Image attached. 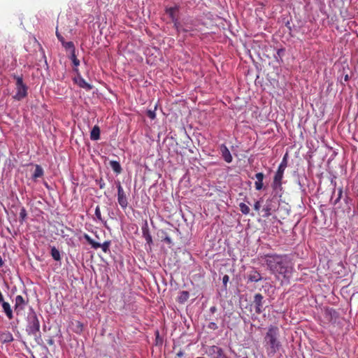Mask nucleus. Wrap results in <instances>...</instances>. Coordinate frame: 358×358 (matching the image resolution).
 Listing matches in <instances>:
<instances>
[{"label": "nucleus", "instance_id": "obj_1", "mask_svg": "<svg viewBox=\"0 0 358 358\" xmlns=\"http://www.w3.org/2000/svg\"><path fill=\"white\" fill-rule=\"evenodd\" d=\"M265 263L269 270L278 279L282 278V283L288 282L293 271L292 263L285 256L267 255L264 257Z\"/></svg>", "mask_w": 358, "mask_h": 358}, {"label": "nucleus", "instance_id": "obj_2", "mask_svg": "<svg viewBox=\"0 0 358 358\" xmlns=\"http://www.w3.org/2000/svg\"><path fill=\"white\" fill-rule=\"evenodd\" d=\"M278 338L279 329L277 327H269L264 338L268 355H274L280 349L281 345Z\"/></svg>", "mask_w": 358, "mask_h": 358}, {"label": "nucleus", "instance_id": "obj_3", "mask_svg": "<svg viewBox=\"0 0 358 358\" xmlns=\"http://www.w3.org/2000/svg\"><path fill=\"white\" fill-rule=\"evenodd\" d=\"M27 322L26 331L28 334L36 336L40 330V322L36 313L32 309L27 314Z\"/></svg>", "mask_w": 358, "mask_h": 358}, {"label": "nucleus", "instance_id": "obj_4", "mask_svg": "<svg viewBox=\"0 0 358 358\" xmlns=\"http://www.w3.org/2000/svg\"><path fill=\"white\" fill-rule=\"evenodd\" d=\"M16 80V94L14 96V98L17 100H21L24 98L27 94V87L24 84L22 78L20 76H14Z\"/></svg>", "mask_w": 358, "mask_h": 358}, {"label": "nucleus", "instance_id": "obj_5", "mask_svg": "<svg viewBox=\"0 0 358 358\" xmlns=\"http://www.w3.org/2000/svg\"><path fill=\"white\" fill-rule=\"evenodd\" d=\"M286 166H287V162H286V159L284 158L282 162L279 165L278 171L274 176V180H273V188L274 189H276L277 187L280 186L281 180L282 179L283 173H284Z\"/></svg>", "mask_w": 358, "mask_h": 358}, {"label": "nucleus", "instance_id": "obj_6", "mask_svg": "<svg viewBox=\"0 0 358 358\" xmlns=\"http://www.w3.org/2000/svg\"><path fill=\"white\" fill-rule=\"evenodd\" d=\"M206 353L211 358H221L224 355L222 350L215 345H212L208 348Z\"/></svg>", "mask_w": 358, "mask_h": 358}, {"label": "nucleus", "instance_id": "obj_7", "mask_svg": "<svg viewBox=\"0 0 358 358\" xmlns=\"http://www.w3.org/2000/svg\"><path fill=\"white\" fill-rule=\"evenodd\" d=\"M117 200L122 208H126L127 206V199L124 190L120 184L117 185Z\"/></svg>", "mask_w": 358, "mask_h": 358}, {"label": "nucleus", "instance_id": "obj_8", "mask_svg": "<svg viewBox=\"0 0 358 358\" xmlns=\"http://www.w3.org/2000/svg\"><path fill=\"white\" fill-rule=\"evenodd\" d=\"M220 152L222 157L226 162L231 163L232 162V156L229 149L224 145L220 146Z\"/></svg>", "mask_w": 358, "mask_h": 358}, {"label": "nucleus", "instance_id": "obj_9", "mask_svg": "<svg viewBox=\"0 0 358 358\" xmlns=\"http://www.w3.org/2000/svg\"><path fill=\"white\" fill-rule=\"evenodd\" d=\"M263 296L260 294L255 295L254 302L256 305V312L259 313L262 312Z\"/></svg>", "mask_w": 358, "mask_h": 358}, {"label": "nucleus", "instance_id": "obj_10", "mask_svg": "<svg viewBox=\"0 0 358 358\" xmlns=\"http://www.w3.org/2000/svg\"><path fill=\"white\" fill-rule=\"evenodd\" d=\"M24 300L20 295H17L15 297V310L18 312L24 308Z\"/></svg>", "mask_w": 358, "mask_h": 358}, {"label": "nucleus", "instance_id": "obj_11", "mask_svg": "<svg viewBox=\"0 0 358 358\" xmlns=\"http://www.w3.org/2000/svg\"><path fill=\"white\" fill-rule=\"evenodd\" d=\"M264 174L262 173H257L255 175L256 182L255 183V189L257 190H260L263 187V180H264Z\"/></svg>", "mask_w": 358, "mask_h": 358}, {"label": "nucleus", "instance_id": "obj_12", "mask_svg": "<svg viewBox=\"0 0 358 358\" xmlns=\"http://www.w3.org/2000/svg\"><path fill=\"white\" fill-rule=\"evenodd\" d=\"M177 11V8L176 7H171L166 9V13L169 15V17L171 18V20L175 22V26L178 31H180L179 27L176 22V13Z\"/></svg>", "mask_w": 358, "mask_h": 358}, {"label": "nucleus", "instance_id": "obj_13", "mask_svg": "<svg viewBox=\"0 0 358 358\" xmlns=\"http://www.w3.org/2000/svg\"><path fill=\"white\" fill-rule=\"evenodd\" d=\"M2 305L3 310L6 313V316L8 319L13 318V311L11 310L10 306L8 302H6L3 300V302H1Z\"/></svg>", "mask_w": 358, "mask_h": 358}, {"label": "nucleus", "instance_id": "obj_14", "mask_svg": "<svg viewBox=\"0 0 358 358\" xmlns=\"http://www.w3.org/2000/svg\"><path fill=\"white\" fill-rule=\"evenodd\" d=\"M248 280L250 282H258L262 280V276L257 271H252L248 275Z\"/></svg>", "mask_w": 358, "mask_h": 358}, {"label": "nucleus", "instance_id": "obj_15", "mask_svg": "<svg viewBox=\"0 0 358 358\" xmlns=\"http://www.w3.org/2000/svg\"><path fill=\"white\" fill-rule=\"evenodd\" d=\"M0 339L3 343H10L13 340V337L10 332L6 331L0 334Z\"/></svg>", "mask_w": 358, "mask_h": 358}, {"label": "nucleus", "instance_id": "obj_16", "mask_svg": "<svg viewBox=\"0 0 358 358\" xmlns=\"http://www.w3.org/2000/svg\"><path fill=\"white\" fill-rule=\"evenodd\" d=\"M100 137V129L98 126H94L90 133V138L93 141L99 139Z\"/></svg>", "mask_w": 358, "mask_h": 358}, {"label": "nucleus", "instance_id": "obj_17", "mask_svg": "<svg viewBox=\"0 0 358 358\" xmlns=\"http://www.w3.org/2000/svg\"><path fill=\"white\" fill-rule=\"evenodd\" d=\"M76 83H78V85L80 87H83L84 89H86V90H91L92 89V86L88 84L83 78L81 77H78L76 80Z\"/></svg>", "mask_w": 358, "mask_h": 358}, {"label": "nucleus", "instance_id": "obj_18", "mask_svg": "<svg viewBox=\"0 0 358 358\" xmlns=\"http://www.w3.org/2000/svg\"><path fill=\"white\" fill-rule=\"evenodd\" d=\"M85 239L92 245V247L94 249H98L101 247V244L95 242L88 234L84 235Z\"/></svg>", "mask_w": 358, "mask_h": 358}, {"label": "nucleus", "instance_id": "obj_19", "mask_svg": "<svg viewBox=\"0 0 358 358\" xmlns=\"http://www.w3.org/2000/svg\"><path fill=\"white\" fill-rule=\"evenodd\" d=\"M110 166L111 169L117 173H120L122 171L120 164L117 161H110Z\"/></svg>", "mask_w": 358, "mask_h": 358}, {"label": "nucleus", "instance_id": "obj_20", "mask_svg": "<svg viewBox=\"0 0 358 358\" xmlns=\"http://www.w3.org/2000/svg\"><path fill=\"white\" fill-rule=\"evenodd\" d=\"M51 256L55 261H60L61 255L59 251L55 248H51Z\"/></svg>", "mask_w": 358, "mask_h": 358}, {"label": "nucleus", "instance_id": "obj_21", "mask_svg": "<svg viewBox=\"0 0 358 358\" xmlns=\"http://www.w3.org/2000/svg\"><path fill=\"white\" fill-rule=\"evenodd\" d=\"M43 169L40 166L36 165L34 173L33 174V178H40L43 176Z\"/></svg>", "mask_w": 358, "mask_h": 358}, {"label": "nucleus", "instance_id": "obj_22", "mask_svg": "<svg viewBox=\"0 0 358 358\" xmlns=\"http://www.w3.org/2000/svg\"><path fill=\"white\" fill-rule=\"evenodd\" d=\"M239 207H240V210L243 214L248 215L250 213V208L245 203H241L239 204Z\"/></svg>", "mask_w": 358, "mask_h": 358}, {"label": "nucleus", "instance_id": "obj_23", "mask_svg": "<svg viewBox=\"0 0 358 358\" xmlns=\"http://www.w3.org/2000/svg\"><path fill=\"white\" fill-rule=\"evenodd\" d=\"M189 298V293L187 292L183 291L181 292L180 296L179 297V300L180 302H183Z\"/></svg>", "mask_w": 358, "mask_h": 358}, {"label": "nucleus", "instance_id": "obj_24", "mask_svg": "<svg viewBox=\"0 0 358 358\" xmlns=\"http://www.w3.org/2000/svg\"><path fill=\"white\" fill-rule=\"evenodd\" d=\"M109 245H110V242L108 241H105L103 244H101V247L102 250L104 252H106L108 249H109Z\"/></svg>", "mask_w": 358, "mask_h": 358}, {"label": "nucleus", "instance_id": "obj_25", "mask_svg": "<svg viewBox=\"0 0 358 358\" xmlns=\"http://www.w3.org/2000/svg\"><path fill=\"white\" fill-rule=\"evenodd\" d=\"M95 215L97 217L98 220H101V210L99 206H96L95 209Z\"/></svg>", "mask_w": 358, "mask_h": 358}, {"label": "nucleus", "instance_id": "obj_26", "mask_svg": "<svg viewBox=\"0 0 358 358\" xmlns=\"http://www.w3.org/2000/svg\"><path fill=\"white\" fill-rule=\"evenodd\" d=\"M63 45L66 48H69V49H73V43L72 42H65L64 41V43H62Z\"/></svg>", "mask_w": 358, "mask_h": 358}, {"label": "nucleus", "instance_id": "obj_27", "mask_svg": "<svg viewBox=\"0 0 358 358\" xmlns=\"http://www.w3.org/2000/svg\"><path fill=\"white\" fill-rule=\"evenodd\" d=\"M71 59H72L73 64L76 66H78L79 65L80 62H79V60L76 57V55L74 53L72 54Z\"/></svg>", "mask_w": 358, "mask_h": 358}, {"label": "nucleus", "instance_id": "obj_28", "mask_svg": "<svg viewBox=\"0 0 358 358\" xmlns=\"http://www.w3.org/2000/svg\"><path fill=\"white\" fill-rule=\"evenodd\" d=\"M27 216V213H26V210L24 208H22L21 210H20V217L22 220H24V218L26 217Z\"/></svg>", "mask_w": 358, "mask_h": 358}, {"label": "nucleus", "instance_id": "obj_29", "mask_svg": "<svg viewBox=\"0 0 358 358\" xmlns=\"http://www.w3.org/2000/svg\"><path fill=\"white\" fill-rule=\"evenodd\" d=\"M342 194H343L342 189H339L338 198L335 200V202H334L335 203H338L340 201V199H341V196H342Z\"/></svg>", "mask_w": 358, "mask_h": 358}, {"label": "nucleus", "instance_id": "obj_30", "mask_svg": "<svg viewBox=\"0 0 358 358\" xmlns=\"http://www.w3.org/2000/svg\"><path fill=\"white\" fill-rule=\"evenodd\" d=\"M260 208H261L260 201H256L254 205L255 210L258 211L260 209Z\"/></svg>", "mask_w": 358, "mask_h": 358}, {"label": "nucleus", "instance_id": "obj_31", "mask_svg": "<svg viewBox=\"0 0 358 358\" xmlns=\"http://www.w3.org/2000/svg\"><path fill=\"white\" fill-rule=\"evenodd\" d=\"M56 36H57V38L59 40V41H61L62 43H64V38L57 31H56Z\"/></svg>", "mask_w": 358, "mask_h": 358}, {"label": "nucleus", "instance_id": "obj_32", "mask_svg": "<svg viewBox=\"0 0 358 358\" xmlns=\"http://www.w3.org/2000/svg\"><path fill=\"white\" fill-rule=\"evenodd\" d=\"M148 116L151 119H154L155 117V113L153 111L149 110L148 111Z\"/></svg>", "mask_w": 358, "mask_h": 358}, {"label": "nucleus", "instance_id": "obj_33", "mask_svg": "<svg viewBox=\"0 0 358 358\" xmlns=\"http://www.w3.org/2000/svg\"><path fill=\"white\" fill-rule=\"evenodd\" d=\"M222 280H223V283L226 285V284L227 283L228 280H229V276H228V275H225L223 277Z\"/></svg>", "mask_w": 358, "mask_h": 358}, {"label": "nucleus", "instance_id": "obj_34", "mask_svg": "<svg viewBox=\"0 0 358 358\" xmlns=\"http://www.w3.org/2000/svg\"><path fill=\"white\" fill-rule=\"evenodd\" d=\"M145 239L147 241L148 243H150L152 241V238L150 235H148L146 237H145Z\"/></svg>", "mask_w": 358, "mask_h": 358}, {"label": "nucleus", "instance_id": "obj_35", "mask_svg": "<svg viewBox=\"0 0 358 358\" xmlns=\"http://www.w3.org/2000/svg\"><path fill=\"white\" fill-rule=\"evenodd\" d=\"M177 356L178 357H182L183 356V352L182 351H180L179 352L177 353Z\"/></svg>", "mask_w": 358, "mask_h": 358}, {"label": "nucleus", "instance_id": "obj_36", "mask_svg": "<svg viewBox=\"0 0 358 358\" xmlns=\"http://www.w3.org/2000/svg\"><path fill=\"white\" fill-rule=\"evenodd\" d=\"M3 264V261L2 258H1V257L0 256V266H2Z\"/></svg>", "mask_w": 358, "mask_h": 358}, {"label": "nucleus", "instance_id": "obj_37", "mask_svg": "<svg viewBox=\"0 0 358 358\" xmlns=\"http://www.w3.org/2000/svg\"><path fill=\"white\" fill-rule=\"evenodd\" d=\"M165 241H166V242H168V243H171V238H169V237H166V238H165Z\"/></svg>", "mask_w": 358, "mask_h": 358}, {"label": "nucleus", "instance_id": "obj_38", "mask_svg": "<svg viewBox=\"0 0 358 358\" xmlns=\"http://www.w3.org/2000/svg\"><path fill=\"white\" fill-rule=\"evenodd\" d=\"M265 210H266L267 214H269V209L268 208L265 209Z\"/></svg>", "mask_w": 358, "mask_h": 358}, {"label": "nucleus", "instance_id": "obj_39", "mask_svg": "<svg viewBox=\"0 0 358 358\" xmlns=\"http://www.w3.org/2000/svg\"><path fill=\"white\" fill-rule=\"evenodd\" d=\"M221 358H227L225 355H223Z\"/></svg>", "mask_w": 358, "mask_h": 358}, {"label": "nucleus", "instance_id": "obj_40", "mask_svg": "<svg viewBox=\"0 0 358 358\" xmlns=\"http://www.w3.org/2000/svg\"><path fill=\"white\" fill-rule=\"evenodd\" d=\"M196 358H203V357H196Z\"/></svg>", "mask_w": 358, "mask_h": 358}]
</instances>
